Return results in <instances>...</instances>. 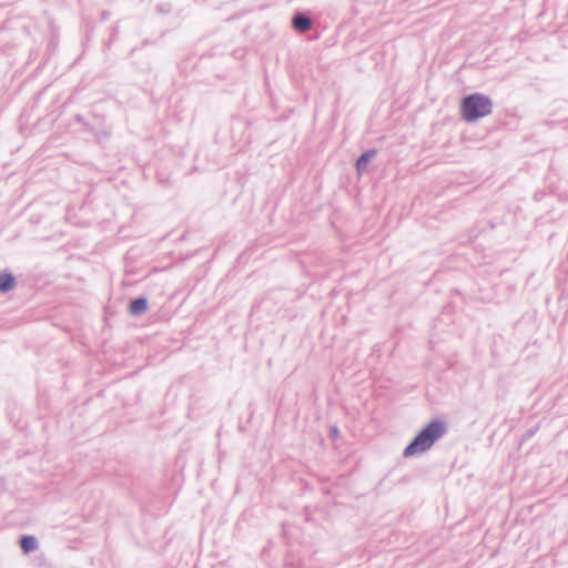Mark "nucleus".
Here are the masks:
<instances>
[{
	"label": "nucleus",
	"instance_id": "nucleus-3",
	"mask_svg": "<svg viewBox=\"0 0 568 568\" xmlns=\"http://www.w3.org/2000/svg\"><path fill=\"white\" fill-rule=\"evenodd\" d=\"M292 26L298 32H306L312 27V20L303 13H296L292 18Z\"/></svg>",
	"mask_w": 568,
	"mask_h": 568
},
{
	"label": "nucleus",
	"instance_id": "nucleus-1",
	"mask_svg": "<svg viewBox=\"0 0 568 568\" xmlns=\"http://www.w3.org/2000/svg\"><path fill=\"white\" fill-rule=\"evenodd\" d=\"M447 427L445 422L440 419L430 420L405 447L403 455L405 457H412L417 454L427 452L440 437L444 436Z\"/></svg>",
	"mask_w": 568,
	"mask_h": 568
},
{
	"label": "nucleus",
	"instance_id": "nucleus-7",
	"mask_svg": "<svg viewBox=\"0 0 568 568\" xmlns=\"http://www.w3.org/2000/svg\"><path fill=\"white\" fill-rule=\"evenodd\" d=\"M375 149H369L364 151L356 160V169L358 172H362L366 169L369 161L376 155Z\"/></svg>",
	"mask_w": 568,
	"mask_h": 568
},
{
	"label": "nucleus",
	"instance_id": "nucleus-5",
	"mask_svg": "<svg viewBox=\"0 0 568 568\" xmlns=\"http://www.w3.org/2000/svg\"><path fill=\"white\" fill-rule=\"evenodd\" d=\"M16 284V278L12 273L8 271L0 272V292L7 293L13 288Z\"/></svg>",
	"mask_w": 568,
	"mask_h": 568
},
{
	"label": "nucleus",
	"instance_id": "nucleus-8",
	"mask_svg": "<svg viewBox=\"0 0 568 568\" xmlns=\"http://www.w3.org/2000/svg\"><path fill=\"white\" fill-rule=\"evenodd\" d=\"M329 432L333 437L338 435V428L336 426L331 427Z\"/></svg>",
	"mask_w": 568,
	"mask_h": 568
},
{
	"label": "nucleus",
	"instance_id": "nucleus-4",
	"mask_svg": "<svg viewBox=\"0 0 568 568\" xmlns=\"http://www.w3.org/2000/svg\"><path fill=\"white\" fill-rule=\"evenodd\" d=\"M148 308V300L143 296L131 300L129 305V312L133 316L141 315Z\"/></svg>",
	"mask_w": 568,
	"mask_h": 568
},
{
	"label": "nucleus",
	"instance_id": "nucleus-2",
	"mask_svg": "<svg viewBox=\"0 0 568 568\" xmlns=\"http://www.w3.org/2000/svg\"><path fill=\"white\" fill-rule=\"evenodd\" d=\"M491 111V99L481 93H471L466 95L460 102V114L462 118L467 122H474L480 118H484L490 114Z\"/></svg>",
	"mask_w": 568,
	"mask_h": 568
},
{
	"label": "nucleus",
	"instance_id": "nucleus-6",
	"mask_svg": "<svg viewBox=\"0 0 568 568\" xmlns=\"http://www.w3.org/2000/svg\"><path fill=\"white\" fill-rule=\"evenodd\" d=\"M20 547L24 554H30L38 549V540L34 536L23 535L20 538Z\"/></svg>",
	"mask_w": 568,
	"mask_h": 568
}]
</instances>
